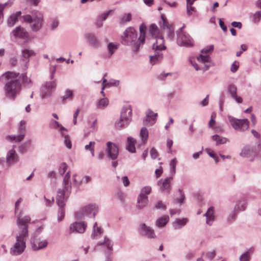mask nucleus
I'll return each mask as SVG.
<instances>
[{
	"label": "nucleus",
	"instance_id": "obj_22",
	"mask_svg": "<svg viewBox=\"0 0 261 261\" xmlns=\"http://www.w3.org/2000/svg\"><path fill=\"white\" fill-rule=\"evenodd\" d=\"M17 161V155L15 151L13 149L10 150L7 154V162L9 164H12Z\"/></svg>",
	"mask_w": 261,
	"mask_h": 261
},
{
	"label": "nucleus",
	"instance_id": "obj_23",
	"mask_svg": "<svg viewBox=\"0 0 261 261\" xmlns=\"http://www.w3.org/2000/svg\"><path fill=\"white\" fill-rule=\"evenodd\" d=\"M141 230L144 232V234L148 238H154L155 237L153 230L147 227L145 224L142 225Z\"/></svg>",
	"mask_w": 261,
	"mask_h": 261
},
{
	"label": "nucleus",
	"instance_id": "obj_54",
	"mask_svg": "<svg viewBox=\"0 0 261 261\" xmlns=\"http://www.w3.org/2000/svg\"><path fill=\"white\" fill-rule=\"evenodd\" d=\"M52 126H53V127H55V128L60 127L61 130H65V128L64 127L61 126L60 125V124L58 123V122H57L56 121H54L52 122Z\"/></svg>",
	"mask_w": 261,
	"mask_h": 261
},
{
	"label": "nucleus",
	"instance_id": "obj_13",
	"mask_svg": "<svg viewBox=\"0 0 261 261\" xmlns=\"http://www.w3.org/2000/svg\"><path fill=\"white\" fill-rule=\"evenodd\" d=\"M25 122L24 121H21L19 127V134L17 136H10V139L11 140H13L15 142H20L23 140L25 135Z\"/></svg>",
	"mask_w": 261,
	"mask_h": 261
},
{
	"label": "nucleus",
	"instance_id": "obj_42",
	"mask_svg": "<svg viewBox=\"0 0 261 261\" xmlns=\"http://www.w3.org/2000/svg\"><path fill=\"white\" fill-rule=\"evenodd\" d=\"M216 117V114L215 113H213L211 115V120L208 123V126L210 127H213L215 124V118Z\"/></svg>",
	"mask_w": 261,
	"mask_h": 261
},
{
	"label": "nucleus",
	"instance_id": "obj_15",
	"mask_svg": "<svg viewBox=\"0 0 261 261\" xmlns=\"http://www.w3.org/2000/svg\"><path fill=\"white\" fill-rule=\"evenodd\" d=\"M162 21V27L164 29L168 30L169 37L172 39L174 36V27L172 24H170L166 17H161Z\"/></svg>",
	"mask_w": 261,
	"mask_h": 261
},
{
	"label": "nucleus",
	"instance_id": "obj_37",
	"mask_svg": "<svg viewBox=\"0 0 261 261\" xmlns=\"http://www.w3.org/2000/svg\"><path fill=\"white\" fill-rule=\"evenodd\" d=\"M95 142L91 141L89 143L88 145H86L85 146V149L87 150H90L91 152L92 155L93 156L94 155V145Z\"/></svg>",
	"mask_w": 261,
	"mask_h": 261
},
{
	"label": "nucleus",
	"instance_id": "obj_36",
	"mask_svg": "<svg viewBox=\"0 0 261 261\" xmlns=\"http://www.w3.org/2000/svg\"><path fill=\"white\" fill-rule=\"evenodd\" d=\"M35 53L32 50L24 49L22 51V56L25 59H29L30 57L34 55Z\"/></svg>",
	"mask_w": 261,
	"mask_h": 261
},
{
	"label": "nucleus",
	"instance_id": "obj_64",
	"mask_svg": "<svg viewBox=\"0 0 261 261\" xmlns=\"http://www.w3.org/2000/svg\"><path fill=\"white\" fill-rule=\"evenodd\" d=\"M17 60L15 58H12L10 60V63L12 66H14L16 65Z\"/></svg>",
	"mask_w": 261,
	"mask_h": 261
},
{
	"label": "nucleus",
	"instance_id": "obj_53",
	"mask_svg": "<svg viewBox=\"0 0 261 261\" xmlns=\"http://www.w3.org/2000/svg\"><path fill=\"white\" fill-rule=\"evenodd\" d=\"M167 147L168 148V152L169 153H171V147L173 145V141L170 139H168L167 141Z\"/></svg>",
	"mask_w": 261,
	"mask_h": 261
},
{
	"label": "nucleus",
	"instance_id": "obj_20",
	"mask_svg": "<svg viewBox=\"0 0 261 261\" xmlns=\"http://www.w3.org/2000/svg\"><path fill=\"white\" fill-rule=\"evenodd\" d=\"M48 244L46 240L40 241L39 239H35L33 243V247L34 250L41 249L45 247Z\"/></svg>",
	"mask_w": 261,
	"mask_h": 261
},
{
	"label": "nucleus",
	"instance_id": "obj_31",
	"mask_svg": "<svg viewBox=\"0 0 261 261\" xmlns=\"http://www.w3.org/2000/svg\"><path fill=\"white\" fill-rule=\"evenodd\" d=\"M118 44L110 43L108 45V48L109 50V54L111 56L114 52L118 48Z\"/></svg>",
	"mask_w": 261,
	"mask_h": 261
},
{
	"label": "nucleus",
	"instance_id": "obj_27",
	"mask_svg": "<svg viewBox=\"0 0 261 261\" xmlns=\"http://www.w3.org/2000/svg\"><path fill=\"white\" fill-rule=\"evenodd\" d=\"M148 202V197H143L139 195L138 198V207L140 209L142 208L147 205Z\"/></svg>",
	"mask_w": 261,
	"mask_h": 261
},
{
	"label": "nucleus",
	"instance_id": "obj_57",
	"mask_svg": "<svg viewBox=\"0 0 261 261\" xmlns=\"http://www.w3.org/2000/svg\"><path fill=\"white\" fill-rule=\"evenodd\" d=\"M219 21L220 27L224 32H226L227 31V27L224 24V21L221 19H219Z\"/></svg>",
	"mask_w": 261,
	"mask_h": 261
},
{
	"label": "nucleus",
	"instance_id": "obj_49",
	"mask_svg": "<svg viewBox=\"0 0 261 261\" xmlns=\"http://www.w3.org/2000/svg\"><path fill=\"white\" fill-rule=\"evenodd\" d=\"M188 222V219L186 218H183L181 219H177L175 221V223L180 226H184Z\"/></svg>",
	"mask_w": 261,
	"mask_h": 261
},
{
	"label": "nucleus",
	"instance_id": "obj_11",
	"mask_svg": "<svg viewBox=\"0 0 261 261\" xmlns=\"http://www.w3.org/2000/svg\"><path fill=\"white\" fill-rule=\"evenodd\" d=\"M107 152L108 153L109 156L111 158L112 160H115L117 158L119 150L118 148L113 143L111 142H108L107 143Z\"/></svg>",
	"mask_w": 261,
	"mask_h": 261
},
{
	"label": "nucleus",
	"instance_id": "obj_47",
	"mask_svg": "<svg viewBox=\"0 0 261 261\" xmlns=\"http://www.w3.org/2000/svg\"><path fill=\"white\" fill-rule=\"evenodd\" d=\"M64 142L67 147L70 149L71 148L72 144L70 139L68 136H65L64 137Z\"/></svg>",
	"mask_w": 261,
	"mask_h": 261
},
{
	"label": "nucleus",
	"instance_id": "obj_32",
	"mask_svg": "<svg viewBox=\"0 0 261 261\" xmlns=\"http://www.w3.org/2000/svg\"><path fill=\"white\" fill-rule=\"evenodd\" d=\"M140 136L142 138V141L144 143H145L147 139L148 136V130L145 127H142L140 131Z\"/></svg>",
	"mask_w": 261,
	"mask_h": 261
},
{
	"label": "nucleus",
	"instance_id": "obj_56",
	"mask_svg": "<svg viewBox=\"0 0 261 261\" xmlns=\"http://www.w3.org/2000/svg\"><path fill=\"white\" fill-rule=\"evenodd\" d=\"M123 184L125 187L128 186L129 184V181L128 177L126 176H123L122 178Z\"/></svg>",
	"mask_w": 261,
	"mask_h": 261
},
{
	"label": "nucleus",
	"instance_id": "obj_58",
	"mask_svg": "<svg viewBox=\"0 0 261 261\" xmlns=\"http://www.w3.org/2000/svg\"><path fill=\"white\" fill-rule=\"evenodd\" d=\"M216 255V253L215 251L212 252H208L206 254V256L210 259H212Z\"/></svg>",
	"mask_w": 261,
	"mask_h": 261
},
{
	"label": "nucleus",
	"instance_id": "obj_3",
	"mask_svg": "<svg viewBox=\"0 0 261 261\" xmlns=\"http://www.w3.org/2000/svg\"><path fill=\"white\" fill-rule=\"evenodd\" d=\"M18 75V73L11 71L6 72L3 75L8 80L5 84V90L6 96L10 98L14 99L20 91L21 84L18 80L15 79Z\"/></svg>",
	"mask_w": 261,
	"mask_h": 261
},
{
	"label": "nucleus",
	"instance_id": "obj_41",
	"mask_svg": "<svg viewBox=\"0 0 261 261\" xmlns=\"http://www.w3.org/2000/svg\"><path fill=\"white\" fill-rule=\"evenodd\" d=\"M67 169V165L66 163H62L59 168V173L61 175H63L65 172H66V170Z\"/></svg>",
	"mask_w": 261,
	"mask_h": 261
},
{
	"label": "nucleus",
	"instance_id": "obj_17",
	"mask_svg": "<svg viewBox=\"0 0 261 261\" xmlns=\"http://www.w3.org/2000/svg\"><path fill=\"white\" fill-rule=\"evenodd\" d=\"M158 116L157 113H155L150 110H148L145 119L144 121L145 125H152L153 124L156 119Z\"/></svg>",
	"mask_w": 261,
	"mask_h": 261
},
{
	"label": "nucleus",
	"instance_id": "obj_38",
	"mask_svg": "<svg viewBox=\"0 0 261 261\" xmlns=\"http://www.w3.org/2000/svg\"><path fill=\"white\" fill-rule=\"evenodd\" d=\"M253 152L249 148H245L243 149L241 153V155L243 157H248L251 155Z\"/></svg>",
	"mask_w": 261,
	"mask_h": 261
},
{
	"label": "nucleus",
	"instance_id": "obj_10",
	"mask_svg": "<svg viewBox=\"0 0 261 261\" xmlns=\"http://www.w3.org/2000/svg\"><path fill=\"white\" fill-rule=\"evenodd\" d=\"M197 61L201 64H204V66L202 65L198 66L197 64H193V66L196 70H206L209 67L207 63L210 62V57L208 55H200L197 58Z\"/></svg>",
	"mask_w": 261,
	"mask_h": 261
},
{
	"label": "nucleus",
	"instance_id": "obj_40",
	"mask_svg": "<svg viewBox=\"0 0 261 261\" xmlns=\"http://www.w3.org/2000/svg\"><path fill=\"white\" fill-rule=\"evenodd\" d=\"M18 21V17H9L7 20L8 24L9 27L13 26Z\"/></svg>",
	"mask_w": 261,
	"mask_h": 261
},
{
	"label": "nucleus",
	"instance_id": "obj_62",
	"mask_svg": "<svg viewBox=\"0 0 261 261\" xmlns=\"http://www.w3.org/2000/svg\"><path fill=\"white\" fill-rule=\"evenodd\" d=\"M28 1L31 5L37 6L39 3L40 0H28Z\"/></svg>",
	"mask_w": 261,
	"mask_h": 261
},
{
	"label": "nucleus",
	"instance_id": "obj_63",
	"mask_svg": "<svg viewBox=\"0 0 261 261\" xmlns=\"http://www.w3.org/2000/svg\"><path fill=\"white\" fill-rule=\"evenodd\" d=\"M21 201H22V199L21 198H20L16 202L15 205V212H16L18 210L19 206L20 203L21 202Z\"/></svg>",
	"mask_w": 261,
	"mask_h": 261
},
{
	"label": "nucleus",
	"instance_id": "obj_55",
	"mask_svg": "<svg viewBox=\"0 0 261 261\" xmlns=\"http://www.w3.org/2000/svg\"><path fill=\"white\" fill-rule=\"evenodd\" d=\"M150 155L153 159H155L158 156V152L155 149L152 148L150 150Z\"/></svg>",
	"mask_w": 261,
	"mask_h": 261
},
{
	"label": "nucleus",
	"instance_id": "obj_25",
	"mask_svg": "<svg viewBox=\"0 0 261 261\" xmlns=\"http://www.w3.org/2000/svg\"><path fill=\"white\" fill-rule=\"evenodd\" d=\"M172 180V177L166 178L162 183V186L161 189L162 191H165L169 193L171 189L170 181Z\"/></svg>",
	"mask_w": 261,
	"mask_h": 261
},
{
	"label": "nucleus",
	"instance_id": "obj_44",
	"mask_svg": "<svg viewBox=\"0 0 261 261\" xmlns=\"http://www.w3.org/2000/svg\"><path fill=\"white\" fill-rule=\"evenodd\" d=\"M187 14L189 15H194L196 12V9L192 6H187Z\"/></svg>",
	"mask_w": 261,
	"mask_h": 261
},
{
	"label": "nucleus",
	"instance_id": "obj_52",
	"mask_svg": "<svg viewBox=\"0 0 261 261\" xmlns=\"http://www.w3.org/2000/svg\"><path fill=\"white\" fill-rule=\"evenodd\" d=\"M155 207L156 209H163L165 210L166 208V206L165 204L163 203L161 201H159L157 202V203L155 205Z\"/></svg>",
	"mask_w": 261,
	"mask_h": 261
},
{
	"label": "nucleus",
	"instance_id": "obj_24",
	"mask_svg": "<svg viewBox=\"0 0 261 261\" xmlns=\"http://www.w3.org/2000/svg\"><path fill=\"white\" fill-rule=\"evenodd\" d=\"M214 211L213 207H210L207 212L204 214V215L206 217V223L211 225L212 222L214 220Z\"/></svg>",
	"mask_w": 261,
	"mask_h": 261
},
{
	"label": "nucleus",
	"instance_id": "obj_7",
	"mask_svg": "<svg viewBox=\"0 0 261 261\" xmlns=\"http://www.w3.org/2000/svg\"><path fill=\"white\" fill-rule=\"evenodd\" d=\"M184 28L185 25L180 29V32L178 35V43L181 46H192L194 45L193 40L188 34L182 31Z\"/></svg>",
	"mask_w": 261,
	"mask_h": 261
},
{
	"label": "nucleus",
	"instance_id": "obj_51",
	"mask_svg": "<svg viewBox=\"0 0 261 261\" xmlns=\"http://www.w3.org/2000/svg\"><path fill=\"white\" fill-rule=\"evenodd\" d=\"M178 191L180 195V198L178 199H177L176 200H177V202L181 204V203H184L185 196V195L182 190H181L180 189H179Z\"/></svg>",
	"mask_w": 261,
	"mask_h": 261
},
{
	"label": "nucleus",
	"instance_id": "obj_28",
	"mask_svg": "<svg viewBox=\"0 0 261 261\" xmlns=\"http://www.w3.org/2000/svg\"><path fill=\"white\" fill-rule=\"evenodd\" d=\"M135 143L136 140L134 138L132 137H128L126 149L130 152H135L136 150L135 147Z\"/></svg>",
	"mask_w": 261,
	"mask_h": 261
},
{
	"label": "nucleus",
	"instance_id": "obj_14",
	"mask_svg": "<svg viewBox=\"0 0 261 261\" xmlns=\"http://www.w3.org/2000/svg\"><path fill=\"white\" fill-rule=\"evenodd\" d=\"M27 22L32 23L31 25L33 31H38L41 27V19L40 17H23Z\"/></svg>",
	"mask_w": 261,
	"mask_h": 261
},
{
	"label": "nucleus",
	"instance_id": "obj_59",
	"mask_svg": "<svg viewBox=\"0 0 261 261\" xmlns=\"http://www.w3.org/2000/svg\"><path fill=\"white\" fill-rule=\"evenodd\" d=\"M114 14V11L113 10H110L106 12H105L101 16H108V15H112Z\"/></svg>",
	"mask_w": 261,
	"mask_h": 261
},
{
	"label": "nucleus",
	"instance_id": "obj_8",
	"mask_svg": "<svg viewBox=\"0 0 261 261\" xmlns=\"http://www.w3.org/2000/svg\"><path fill=\"white\" fill-rule=\"evenodd\" d=\"M229 120L231 126L236 130L244 131L248 128L249 121L247 119H238L229 117Z\"/></svg>",
	"mask_w": 261,
	"mask_h": 261
},
{
	"label": "nucleus",
	"instance_id": "obj_5",
	"mask_svg": "<svg viewBox=\"0 0 261 261\" xmlns=\"http://www.w3.org/2000/svg\"><path fill=\"white\" fill-rule=\"evenodd\" d=\"M155 38L156 42L153 44V49H155L156 52L154 55L150 56V62L153 64H155L156 61L161 60L163 58L162 54L157 50H164L166 48L163 37L160 35Z\"/></svg>",
	"mask_w": 261,
	"mask_h": 261
},
{
	"label": "nucleus",
	"instance_id": "obj_29",
	"mask_svg": "<svg viewBox=\"0 0 261 261\" xmlns=\"http://www.w3.org/2000/svg\"><path fill=\"white\" fill-rule=\"evenodd\" d=\"M149 32L152 36H154L155 37L160 36L159 30L157 26L154 24H152L150 25Z\"/></svg>",
	"mask_w": 261,
	"mask_h": 261
},
{
	"label": "nucleus",
	"instance_id": "obj_61",
	"mask_svg": "<svg viewBox=\"0 0 261 261\" xmlns=\"http://www.w3.org/2000/svg\"><path fill=\"white\" fill-rule=\"evenodd\" d=\"M208 95L202 101L201 104L203 106H206L208 103Z\"/></svg>",
	"mask_w": 261,
	"mask_h": 261
},
{
	"label": "nucleus",
	"instance_id": "obj_6",
	"mask_svg": "<svg viewBox=\"0 0 261 261\" xmlns=\"http://www.w3.org/2000/svg\"><path fill=\"white\" fill-rule=\"evenodd\" d=\"M132 109L130 106H126L122 109L120 118L119 121L115 123L116 127L122 128L127 125L130 120Z\"/></svg>",
	"mask_w": 261,
	"mask_h": 261
},
{
	"label": "nucleus",
	"instance_id": "obj_2",
	"mask_svg": "<svg viewBox=\"0 0 261 261\" xmlns=\"http://www.w3.org/2000/svg\"><path fill=\"white\" fill-rule=\"evenodd\" d=\"M145 27L141 25L140 27V35L138 40H137V34L135 29L133 28L127 29L122 37V43L125 45H135V50L137 51L140 44H143L145 39Z\"/></svg>",
	"mask_w": 261,
	"mask_h": 261
},
{
	"label": "nucleus",
	"instance_id": "obj_30",
	"mask_svg": "<svg viewBox=\"0 0 261 261\" xmlns=\"http://www.w3.org/2000/svg\"><path fill=\"white\" fill-rule=\"evenodd\" d=\"M212 138L214 141L216 142L217 144H224L227 141L226 138L220 137L217 135H214Z\"/></svg>",
	"mask_w": 261,
	"mask_h": 261
},
{
	"label": "nucleus",
	"instance_id": "obj_26",
	"mask_svg": "<svg viewBox=\"0 0 261 261\" xmlns=\"http://www.w3.org/2000/svg\"><path fill=\"white\" fill-rule=\"evenodd\" d=\"M169 220L168 216H164L158 219L156 221V225L159 227H162L166 225Z\"/></svg>",
	"mask_w": 261,
	"mask_h": 261
},
{
	"label": "nucleus",
	"instance_id": "obj_18",
	"mask_svg": "<svg viewBox=\"0 0 261 261\" xmlns=\"http://www.w3.org/2000/svg\"><path fill=\"white\" fill-rule=\"evenodd\" d=\"M13 34L15 37L25 39L28 37V34L20 27H17L13 31Z\"/></svg>",
	"mask_w": 261,
	"mask_h": 261
},
{
	"label": "nucleus",
	"instance_id": "obj_35",
	"mask_svg": "<svg viewBox=\"0 0 261 261\" xmlns=\"http://www.w3.org/2000/svg\"><path fill=\"white\" fill-rule=\"evenodd\" d=\"M102 232V229L100 227L97 226V223H95L93 227V233L92 234V237L95 238V236L98 234H100Z\"/></svg>",
	"mask_w": 261,
	"mask_h": 261
},
{
	"label": "nucleus",
	"instance_id": "obj_50",
	"mask_svg": "<svg viewBox=\"0 0 261 261\" xmlns=\"http://www.w3.org/2000/svg\"><path fill=\"white\" fill-rule=\"evenodd\" d=\"M103 244H105L109 250L112 249V244L111 241L109 239L105 238Z\"/></svg>",
	"mask_w": 261,
	"mask_h": 261
},
{
	"label": "nucleus",
	"instance_id": "obj_45",
	"mask_svg": "<svg viewBox=\"0 0 261 261\" xmlns=\"http://www.w3.org/2000/svg\"><path fill=\"white\" fill-rule=\"evenodd\" d=\"M176 163H177L176 159L175 158H174L171 160L170 164L171 169L173 171V173L175 172Z\"/></svg>",
	"mask_w": 261,
	"mask_h": 261
},
{
	"label": "nucleus",
	"instance_id": "obj_39",
	"mask_svg": "<svg viewBox=\"0 0 261 261\" xmlns=\"http://www.w3.org/2000/svg\"><path fill=\"white\" fill-rule=\"evenodd\" d=\"M73 93L71 90L67 89L65 91V95L62 97L63 100H65L67 98L72 99Z\"/></svg>",
	"mask_w": 261,
	"mask_h": 261
},
{
	"label": "nucleus",
	"instance_id": "obj_12",
	"mask_svg": "<svg viewBox=\"0 0 261 261\" xmlns=\"http://www.w3.org/2000/svg\"><path fill=\"white\" fill-rule=\"evenodd\" d=\"M56 84L55 82H46L41 88V94L43 97L49 95L52 90L56 87Z\"/></svg>",
	"mask_w": 261,
	"mask_h": 261
},
{
	"label": "nucleus",
	"instance_id": "obj_46",
	"mask_svg": "<svg viewBox=\"0 0 261 261\" xmlns=\"http://www.w3.org/2000/svg\"><path fill=\"white\" fill-rule=\"evenodd\" d=\"M214 49V46L213 45H209L204 48L202 49L201 51L202 54H206L208 52L212 51Z\"/></svg>",
	"mask_w": 261,
	"mask_h": 261
},
{
	"label": "nucleus",
	"instance_id": "obj_9",
	"mask_svg": "<svg viewBox=\"0 0 261 261\" xmlns=\"http://www.w3.org/2000/svg\"><path fill=\"white\" fill-rule=\"evenodd\" d=\"M98 211V208L94 204H89L83 207L81 211L77 212L76 214L77 217L80 218L89 215L91 213H93L94 217L96 213Z\"/></svg>",
	"mask_w": 261,
	"mask_h": 261
},
{
	"label": "nucleus",
	"instance_id": "obj_48",
	"mask_svg": "<svg viewBox=\"0 0 261 261\" xmlns=\"http://www.w3.org/2000/svg\"><path fill=\"white\" fill-rule=\"evenodd\" d=\"M239 63L237 61H234L231 65L230 70L232 72H235L239 68Z\"/></svg>",
	"mask_w": 261,
	"mask_h": 261
},
{
	"label": "nucleus",
	"instance_id": "obj_16",
	"mask_svg": "<svg viewBox=\"0 0 261 261\" xmlns=\"http://www.w3.org/2000/svg\"><path fill=\"white\" fill-rule=\"evenodd\" d=\"M86 224L84 222H75L70 225V230L71 232H76L83 233L86 229Z\"/></svg>",
	"mask_w": 261,
	"mask_h": 261
},
{
	"label": "nucleus",
	"instance_id": "obj_1",
	"mask_svg": "<svg viewBox=\"0 0 261 261\" xmlns=\"http://www.w3.org/2000/svg\"><path fill=\"white\" fill-rule=\"evenodd\" d=\"M30 221L31 218L28 216H24L22 218L20 217L17 218V222L20 232L19 235L16 237V243L13 247L11 249L10 252L12 255H16L20 254L24 251L25 248V243L24 239L28 236V224Z\"/></svg>",
	"mask_w": 261,
	"mask_h": 261
},
{
	"label": "nucleus",
	"instance_id": "obj_4",
	"mask_svg": "<svg viewBox=\"0 0 261 261\" xmlns=\"http://www.w3.org/2000/svg\"><path fill=\"white\" fill-rule=\"evenodd\" d=\"M70 177V174L69 172H67L63 179V189L62 190L59 189L57 192V203L59 206L58 215V220L59 221L62 220L64 217V198L65 195L67 194L70 192L71 188Z\"/></svg>",
	"mask_w": 261,
	"mask_h": 261
},
{
	"label": "nucleus",
	"instance_id": "obj_21",
	"mask_svg": "<svg viewBox=\"0 0 261 261\" xmlns=\"http://www.w3.org/2000/svg\"><path fill=\"white\" fill-rule=\"evenodd\" d=\"M86 38L92 46L97 47L99 46V42L94 34L88 33L86 35Z\"/></svg>",
	"mask_w": 261,
	"mask_h": 261
},
{
	"label": "nucleus",
	"instance_id": "obj_60",
	"mask_svg": "<svg viewBox=\"0 0 261 261\" xmlns=\"http://www.w3.org/2000/svg\"><path fill=\"white\" fill-rule=\"evenodd\" d=\"M231 25L235 28L241 29L242 27V23L240 22L233 21L232 22Z\"/></svg>",
	"mask_w": 261,
	"mask_h": 261
},
{
	"label": "nucleus",
	"instance_id": "obj_43",
	"mask_svg": "<svg viewBox=\"0 0 261 261\" xmlns=\"http://www.w3.org/2000/svg\"><path fill=\"white\" fill-rule=\"evenodd\" d=\"M249 251H247L242 255L240 257V261H249L250 256Z\"/></svg>",
	"mask_w": 261,
	"mask_h": 261
},
{
	"label": "nucleus",
	"instance_id": "obj_33",
	"mask_svg": "<svg viewBox=\"0 0 261 261\" xmlns=\"http://www.w3.org/2000/svg\"><path fill=\"white\" fill-rule=\"evenodd\" d=\"M151 191V188L150 187L146 186L145 187H143L141 190V193L140 194V196H144V197H147V195H149Z\"/></svg>",
	"mask_w": 261,
	"mask_h": 261
},
{
	"label": "nucleus",
	"instance_id": "obj_34",
	"mask_svg": "<svg viewBox=\"0 0 261 261\" xmlns=\"http://www.w3.org/2000/svg\"><path fill=\"white\" fill-rule=\"evenodd\" d=\"M109 100L106 98H103L100 99L97 103V107L99 109H102L108 106Z\"/></svg>",
	"mask_w": 261,
	"mask_h": 261
},
{
	"label": "nucleus",
	"instance_id": "obj_19",
	"mask_svg": "<svg viewBox=\"0 0 261 261\" xmlns=\"http://www.w3.org/2000/svg\"><path fill=\"white\" fill-rule=\"evenodd\" d=\"M228 91L231 97L235 99L237 102L238 103L242 102V98L237 95V87L235 86L232 85H230L228 87Z\"/></svg>",
	"mask_w": 261,
	"mask_h": 261
}]
</instances>
